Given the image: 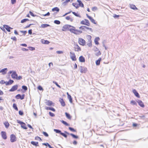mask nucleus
Returning a JSON list of instances; mask_svg holds the SVG:
<instances>
[{"label": "nucleus", "mask_w": 148, "mask_h": 148, "mask_svg": "<svg viewBox=\"0 0 148 148\" xmlns=\"http://www.w3.org/2000/svg\"><path fill=\"white\" fill-rule=\"evenodd\" d=\"M69 30L71 32L73 33L76 35L79 34L77 32V29H75V27L73 26L70 25V28L69 29Z\"/></svg>", "instance_id": "f257e3e1"}, {"label": "nucleus", "mask_w": 148, "mask_h": 148, "mask_svg": "<svg viewBox=\"0 0 148 148\" xmlns=\"http://www.w3.org/2000/svg\"><path fill=\"white\" fill-rule=\"evenodd\" d=\"M81 24L84 25L88 26H90V23L89 21L87 19H84V20H82L80 22Z\"/></svg>", "instance_id": "f03ea898"}, {"label": "nucleus", "mask_w": 148, "mask_h": 148, "mask_svg": "<svg viewBox=\"0 0 148 148\" xmlns=\"http://www.w3.org/2000/svg\"><path fill=\"white\" fill-rule=\"evenodd\" d=\"M70 57L72 60L76 61V60L74 52H70Z\"/></svg>", "instance_id": "7ed1b4c3"}, {"label": "nucleus", "mask_w": 148, "mask_h": 148, "mask_svg": "<svg viewBox=\"0 0 148 148\" xmlns=\"http://www.w3.org/2000/svg\"><path fill=\"white\" fill-rule=\"evenodd\" d=\"M78 42L80 45L83 46L84 45L86 44L85 40L81 38H79Z\"/></svg>", "instance_id": "20e7f679"}, {"label": "nucleus", "mask_w": 148, "mask_h": 148, "mask_svg": "<svg viewBox=\"0 0 148 148\" xmlns=\"http://www.w3.org/2000/svg\"><path fill=\"white\" fill-rule=\"evenodd\" d=\"M70 27V25H65L62 27V30L63 31H65L67 30H69V29Z\"/></svg>", "instance_id": "39448f33"}, {"label": "nucleus", "mask_w": 148, "mask_h": 148, "mask_svg": "<svg viewBox=\"0 0 148 148\" xmlns=\"http://www.w3.org/2000/svg\"><path fill=\"white\" fill-rule=\"evenodd\" d=\"M16 140V138L14 134H12L10 136V141L11 142H14Z\"/></svg>", "instance_id": "423d86ee"}, {"label": "nucleus", "mask_w": 148, "mask_h": 148, "mask_svg": "<svg viewBox=\"0 0 148 148\" xmlns=\"http://www.w3.org/2000/svg\"><path fill=\"white\" fill-rule=\"evenodd\" d=\"M17 75V74L16 73V71H14L13 73H12L11 75V76L13 79H16Z\"/></svg>", "instance_id": "0eeeda50"}, {"label": "nucleus", "mask_w": 148, "mask_h": 148, "mask_svg": "<svg viewBox=\"0 0 148 148\" xmlns=\"http://www.w3.org/2000/svg\"><path fill=\"white\" fill-rule=\"evenodd\" d=\"M18 88L17 85H15L13 86L11 89L9 90L10 92H13L17 89Z\"/></svg>", "instance_id": "6e6552de"}, {"label": "nucleus", "mask_w": 148, "mask_h": 148, "mask_svg": "<svg viewBox=\"0 0 148 148\" xmlns=\"http://www.w3.org/2000/svg\"><path fill=\"white\" fill-rule=\"evenodd\" d=\"M80 69L81 73H85L86 72L87 69L86 68L81 66Z\"/></svg>", "instance_id": "1a4fd4ad"}, {"label": "nucleus", "mask_w": 148, "mask_h": 148, "mask_svg": "<svg viewBox=\"0 0 148 148\" xmlns=\"http://www.w3.org/2000/svg\"><path fill=\"white\" fill-rule=\"evenodd\" d=\"M7 70L8 69L7 68L3 69L0 71V73H1L3 75H5L6 73Z\"/></svg>", "instance_id": "9d476101"}, {"label": "nucleus", "mask_w": 148, "mask_h": 148, "mask_svg": "<svg viewBox=\"0 0 148 148\" xmlns=\"http://www.w3.org/2000/svg\"><path fill=\"white\" fill-rule=\"evenodd\" d=\"M1 134L3 138L4 139H6L7 138V136L5 132L3 131L1 132Z\"/></svg>", "instance_id": "9b49d317"}, {"label": "nucleus", "mask_w": 148, "mask_h": 148, "mask_svg": "<svg viewBox=\"0 0 148 148\" xmlns=\"http://www.w3.org/2000/svg\"><path fill=\"white\" fill-rule=\"evenodd\" d=\"M130 8L134 10H137V8L136 7L135 5L132 4H130Z\"/></svg>", "instance_id": "f8f14e48"}, {"label": "nucleus", "mask_w": 148, "mask_h": 148, "mask_svg": "<svg viewBox=\"0 0 148 148\" xmlns=\"http://www.w3.org/2000/svg\"><path fill=\"white\" fill-rule=\"evenodd\" d=\"M4 27L6 29V30L8 32H10V29H12V28L10 27L8 25H4Z\"/></svg>", "instance_id": "ddd939ff"}, {"label": "nucleus", "mask_w": 148, "mask_h": 148, "mask_svg": "<svg viewBox=\"0 0 148 148\" xmlns=\"http://www.w3.org/2000/svg\"><path fill=\"white\" fill-rule=\"evenodd\" d=\"M133 92L134 94L137 97L139 98L140 96L138 92H137L135 89H134L133 90Z\"/></svg>", "instance_id": "4468645a"}, {"label": "nucleus", "mask_w": 148, "mask_h": 148, "mask_svg": "<svg viewBox=\"0 0 148 148\" xmlns=\"http://www.w3.org/2000/svg\"><path fill=\"white\" fill-rule=\"evenodd\" d=\"M70 1L69 0H63L62 1H63L62 3V4L63 5H65Z\"/></svg>", "instance_id": "2eb2a0df"}, {"label": "nucleus", "mask_w": 148, "mask_h": 148, "mask_svg": "<svg viewBox=\"0 0 148 148\" xmlns=\"http://www.w3.org/2000/svg\"><path fill=\"white\" fill-rule=\"evenodd\" d=\"M79 61L81 62H84L85 59L82 56H80L79 58Z\"/></svg>", "instance_id": "dca6fc26"}, {"label": "nucleus", "mask_w": 148, "mask_h": 148, "mask_svg": "<svg viewBox=\"0 0 148 148\" xmlns=\"http://www.w3.org/2000/svg\"><path fill=\"white\" fill-rule=\"evenodd\" d=\"M59 101L60 103L62 106H64L65 105V103L64 102V101L63 99H60L59 100Z\"/></svg>", "instance_id": "f3484780"}, {"label": "nucleus", "mask_w": 148, "mask_h": 148, "mask_svg": "<svg viewBox=\"0 0 148 148\" xmlns=\"http://www.w3.org/2000/svg\"><path fill=\"white\" fill-rule=\"evenodd\" d=\"M138 104L141 107H144V105L143 104V103L142 102V101L140 100H138Z\"/></svg>", "instance_id": "a211bd4d"}, {"label": "nucleus", "mask_w": 148, "mask_h": 148, "mask_svg": "<svg viewBox=\"0 0 148 148\" xmlns=\"http://www.w3.org/2000/svg\"><path fill=\"white\" fill-rule=\"evenodd\" d=\"M50 25L47 24H42L41 25V26L40 27H42V28H45L46 27H47L49 26Z\"/></svg>", "instance_id": "6ab92c4d"}, {"label": "nucleus", "mask_w": 148, "mask_h": 148, "mask_svg": "<svg viewBox=\"0 0 148 148\" xmlns=\"http://www.w3.org/2000/svg\"><path fill=\"white\" fill-rule=\"evenodd\" d=\"M77 1L78 3H79V6L83 7H84V4H83L82 3L81 1L80 0H77Z\"/></svg>", "instance_id": "aec40b11"}, {"label": "nucleus", "mask_w": 148, "mask_h": 148, "mask_svg": "<svg viewBox=\"0 0 148 148\" xmlns=\"http://www.w3.org/2000/svg\"><path fill=\"white\" fill-rule=\"evenodd\" d=\"M75 51H79L81 50L80 47L78 46V45H76L75 46Z\"/></svg>", "instance_id": "412c9836"}, {"label": "nucleus", "mask_w": 148, "mask_h": 148, "mask_svg": "<svg viewBox=\"0 0 148 148\" xmlns=\"http://www.w3.org/2000/svg\"><path fill=\"white\" fill-rule=\"evenodd\" d=\"M101 60V58H99V59L96 61V65H99L100 64V62Z\"/></svg>", "instance_id": "4be33fe9"}, {"label": "nucleus", "mask_w": 148, "mask_h": 148, "mask_svg": "<svg viewBox=\"0 0 148 148\" xmlns=\"http://www.w3.org/2000/svg\"><path fill=\"white\" fill-rule=\"evenodd\" d=\"M89 19L94 24H96V23H95V20L91 17H89Z\"/></svg>", "instance_id": "5701e85b"}, {"label": "nucleus", "mask_w": 148, "mask_h": 148, "mask_svg": "<svg viewBox=\"0 0 148 148\" xmlns=\"http://www.w3.org/2000/svg\"><path fill=\"white\" fill-rule=\"evenodd\" d=\"M31 144L32 145H35L36 146H38V142H35L34 141H32L31 142Z\"/></svg>", "instance_id": "b1692460"}, {"label": "nucleus", "mask_w": 148, "mask_h": 148, "mask_svg": "<svg viewBox=\"0 0 148 148\" xmlns=\"http://www.w3.org/2000/svg\"><path fill=\"white\" fill-rule=\"evenodd\" d=\"M21 127L24 129H27V128L26 127V124L24 123L21 124Z\"/></svg>", "instance_id": "393cba45"}, {"label": "nucleus", "mask_w": 148, "mask_h": 148, "mask_svg": "<svg viewBox=\"0 0 148 148\" xmlns=\"http://www.w3.org/2000/svg\"><path fill=\"white\" fill-rule=\"evenodd\" d=\"M65 114L66 117L68 119H71V117L69 114L67 112H65Z\"/></svg>", "instance_id": "a878e982"}, {"label": "nucleus", "mask_w": 148, "mask_h": 148, "mask_svg": "<svg viewBox=\"0 0 148 148\" xmlns=\"http://www.w3.org/2000/svg\"><path fill=\"white\" fill-rule=\"evenodd\" d=\"M99 40V37L96 38L95 39V42L96 44L98 45L99 44V42H98V41Z\"/></svg>", "instance_id": "bb28decb"}, {"label": "nucleus", "mask_w": 148, "mask_h": 148, "mask_svg": "<svg viewBox=\"0 0 148 148\" xmlns=\"http://www.w3.org/2000/svg\"><path fill=\"white\" fill-rule=\"evenodd\" d=\"M96 49H97V51L96 53V55L98 56L101 54V53L100 51H99L98 49L96 47Z\"/></svg>", "instance_id": "cd10ccee"}, {"label": "nucleus", "mask_w": 148, "mask_h": 148, "mask_svg": "<svg viewBox=\"0 0 148 148\" xmlns=\"http://www.w3.org/2000/svg\"><path fill=\"white\" fill-rule=\"evenodd\" d=\"M52 103H53L52 101H48L46 102V105L49 106H51L52 105Z\"/></svg>", "instance_id": "c85d7f7f"}, {"label": "nucleus", "mask_w": 148, "mask_h": 148, "mask_svg": "<svg viewBox=\"0 0 148 148\" xmlns=\"http://www.w3.org/2000/svg\"><path fill=\"white\" fill-rule=\"evenodd\" d=\"M14 82V81L11 79L8 82L6 83V85H8L12 84Z\"/></svg>", "instance_id": "c756f323"}, {"label": "nucleus", "mask_w": 148, "mask_h": 148, "mask_svg": "<svg viewBox=\"0 0 148 148\" xmlns=\"http://www.w3.org/2000/svg\"><path fill=\"white\" fill-rule=\"evenodd\" d=\"M86 38L88 40V42L92 41L91 36L90 35H88L86 36Z\"/></svg>", "instance_id": "7c9ffc66"}, {"label": "nucleus", "mask_w": 148, "mask_h": 148, "mask_svg": "<svg viewBox=\"0 0 148 148\" xmlns=\"http://www.w3.org/2000/svg\"><path fill=\"white\" fill-rule=\"evenodd\" d=\"M46 109L47 110H51L53 112H55V110L52 107H47L46 108Z\"/></svg>", "instance_id": "2f4dec72"}, {"label": "nucleus", "mask_w": 148, "mask_h": 148, "mask_svg": "<svg viewBox=\"0 0 148 148\" xmlns=\"http://www.w3.org/2000/svg\"><path fill=\"white\" fill-rule=\"evenodd\" d=\"M42 144L46 146H48L49 148H53V147H51L48 143H42Z\"/></svg>", "instance_id": "473e14b6"}, {"label": "nucleus", "mask_w": 148, "mask_h": 148, "mask_svg": "<svg viewBox=\"0 0 148 148\" xmlns=\"http://www.w3.org/2000/svg\"><path fill=\"white\" fill-rule=\"evenodd\" d=\"M73 5L76 8H77L79 7L78 4L76 3H72Z\"/></svg>", "instance_id": "72a5a7b5"}, {"label": "nucleus", "mask_w": 148, "mask_h": 148, "mask_svg": "<svg viewBox=\"0 0 148 148\" xmlns=\"http://www.w3.org/2000/svg\"><path fill=\"white\" fill-rule=\"evenodd\" d=\"M52 11L53 12L56 11L58 12L59 11V9L58 7H55L52 9Z\"/></svg>", "instance_id": "f704fd0d"}, {"label": "nucleus", "mask_w": 148, "mask_h": 148, "mask_svg": "<svg viewBox=\"0 0 148 148\" xmlns=\"http://www.w3.org/2000/svg\"><path fill=\"white\" fill-rule=\"evenodd\" d=\"M60 121L63 124L65 125L66 126H69V125L65 121H63V120H60Z\"/></svg>", "instance_id": "c9c22d12"}, {"label": "nucleus", "mask_w": 148, "mask_h": 148, "mask_svg": "<svg viewBox=\"0 0 148 148\" xmlns=\"http://www.w3.org/2000/svg\"><path fill=\"white\" fill-rule=\"evenodd\" d=\"M4 124L6 128H8L9 126V124L8 122H5L4 123Z\"/></svg>", "instance_id": "e433bc0d"}, {"label": "nucleus", "mask_w": 148, "mask_h": 148, "mask_svg": "<svg viewBox=\"0 0 148 148\" xmlns=\"http://www.w3.org/2000/svg\"><path fill=\"white\" fill-rule=\"evenodd\" d=\"M29 21V19L27 18H25L22 20L21 21V23H23L26 21Z\"/></svg>", "instance_id": "4c0bfd02"}, {"label": "nucleus", "mask_w": 148, "mask_h": 148, "mask_svg": "<svg viewBox=\"0 0 148 148\" xmlns=\"http://www.w3.org/2000/svg\"><path fill=\"white\" fill-rule=\"evenodd\" d=\"M68 98L69 99V101L71 103L72 102V99L70 95L68 96Z\"/></svg>", "instance_id": "58836bf2"}, {"label": "nucleus", "mask_w": 148, "mask_h": 148, "mask_svg": "<svg viewBox=\"0 0 148 148\" xmlns=\"http://www.w3.org/2000/svg\"><path fill=\"white\" fill-rule=\"evenodd\" d=\"M13 107L16 110H18V109L15 103H14L13 106Z\"/></svg>", "instance_id": "ea45409f"}, {"label": "nucleus", "mask_w": 148, "mask_h": 148, "mask_svg": "<svg viewBox=\"0 0 148 148\" xmlns=\"http://www.w3.org/2000/svg\"><path fill=\"white\" fill-rule=\"evenodd\" d=\"M54 131L56 132V133H60L61 134V133H62L61 131L57 129H54Z\"/></svg>", "instance_id": "a19ab883"}, {"label": "nucleus", "mask_w": 148, "mask_h": 148, "mask_svg": "<svg viewBox=\"0 0 148 148\" xmlns=\"http://www.w3.org/2000/svg\"><path fill=\"white\" fill-rule=\"evenodd\" d=\"M71 136H72L74 138H78V136L75 135L73 134H70Z\"/></svg>", "instance_id": "79ce46f5"}, {"label": "nucleus", "mask_w": 148, "mask_h": 148, "mask_svg": "<svg viewBox=\"0 0 148 148\" xmlns=\"http://www.w3.org/2000/svg\"><path fill=\"white\" fill-rule=\"evenodd\" d=\"M54 22L55 24L58 25L60 24V21L58 20H55Z\"/></svg>", "instance_id": "37998d69"}, {"label": "nucleus", "mask_w": 148, "mask_h": 148, "mask_svg": "<svg viewBox=\"0 0 148 148\" xmlns=\"http://www.w3.org/2000/svg\"><path fill=\"white\" fill-rule=\"evenodd\" d=\"M98 10V8L96 7H94L92 8V10L93 11L97 10Z\"/></svg>", "instance_id": "c03bdc74"}, {"label": "nucleus", "mask_w": 148, "mask_h": 148, "mask_svg": "<svg viewBox=\"0 0 148 148\" xmlns=\"http://www.w3.org/2000/svg\"><path fill=\"white\" fill-rule=\"evenodd\" d=\"M35 139L36 140H38L39 139L40 140L42 141V139L41 138H40V137L38 136H36L35 137Z\"/></svg>", "instance_id": "a18cd8bd"}, {"label": "nucleus", "mask_w": 148, "mask_h": 148, "mask_svg": "<svg viewBox=\"0 0 148 148\" xmlns=\"http://www.w3.org/2000/svg\"><path fill=\"white\" fill-rule=\"evenodd\" d=\"M69 129L70 130H71V131H72V132H75V130L74 129H73V128H72L71 127H69Z\"/></svg>", "instance_id": "49530a36"}, {"label": "nucleus", "mask_w": 148, "mask_h": 148, "mask_svg": "<svg viewBox=\"0 0 148 148\" xmlns=\"http://www.w3.org/2000/svg\"><path fill=\"white\" fill-rule=\"evenodd\" d=\"M53 83L55 84L58 87H59V88H60V86L59 85L57 82H56L55 81H53Z\"/></svg>", "instance_id": "de8ad7c7"}, {"label": "nucleus", "mask_w": 148, "mask_h": 148, "mask_svg": "<svg viewBox=\"0 0 148 148\" xmlns=\"http://www.w3.org/2000/svg\"><path fill=\"white\" fill-rule=\"evenodd\" d=\"M56 53L58 54H61L63 53V52L61 51H57Z\"/></svg>", "instance_id": "09e8293b"}, {"label": "nucleus", "mask_w": 148, "mask_h": 148, "mask_svg": "<svg viewBox=\"0 0 148 148\" xmlns=\"http://www.w3.org/2000/svg\"><path fill=\"white\" fill-rule=\"evenodd\" d=\"M72 13L76 16L79 17H80V16L79 14H77L75 12H72Z\"/></svg>", "instance_id": "8fccbe9b"}, {"label": "nucleus", "mask_w": 148, "mask_h": 148, "mask_svg": "<svg viewBox=\"0 0 148 148\" xmlns=\"http://www.w3.org/2000/svg\"><path fill=\"white\" fill-rule=\"evenodd\" d=\"M22 88L25 90H26L27 89V87L25 86H22Z\"/></svg>", "instance_id": "3c124183"}, {"label": "nucleus", "mask_w": 148, "mask_h": 148, "mask_svg": "<svg viewBox=\"0 0 148 148\" xmlns=\"http://www.w3.org/2000/svg\"><path fill=\"white\" fill-rule=\"evenodd\" d=\"M131 103L133 105H136V102L134 101H131Z\"/></svg>", "instance_id": "603ef678"}, {"label": "nucleus", "mask_w": 148, "mask_h": 148, "mask_svg": "<svg viewBox=\"0 0 148 148\" xmlns=\"http://www.w3.org/2000/svg\"><path fill=\"white\" fill-rule=\"evenodd\" d=\"M20 97H21V95L19 94H18L16 96V98L17 99H20Z\"/></svg>", "instance_id": "864d4df0"}, {"label": "nucleus", "mask_w": 148, "mask_h": 148, "mask_svg": "<svg viewBox=\"0 0 148 148\" xmlns=\"http://www.w3.org/2000/svg\"><path fill=\"white\" fill-rule=\"evenodd\" d=\"M22 78V77L21 76H19L18 77L17 76V77L16 78V79L17 80H20Z\"/></svg>", "instance_id": "5fc2aeb1"}, {"label": "nucleus", "mask_w": 148, "mask_h": 148, "mask_svg": "<svg viewBox=\"0 0 148 148\" xmlns=\"http://www.w3.org/2000/svg\"><path fill=\"white\" fill-rule=\"evenodd\" d=\"M91 42L92 41H90V42H88V43L87 44V45L89 47H90L92 46V42Z\"/></svg>", "instance_id": "6e6d98bb"}, {"label": "nucleus", "mask_w": 148, "mask_h": 148, "mask_svg": "<svg viewBox=\"0 0 148 148\" xmlns=\"http://www.w3.org/2000/svg\"><path fill=\"white\" fill-rule=\"evenodd\" d=\"M43 134L45 136L48 137L49 136V135L47 133L45 132H43Z\"/></svg>", "instance_id": "4d7b16f0"}, {"label": "nucleus", "mask_w": 148, "mask_h": 148, "mask_svg": "<svg viewBox=\"0 0 148 148\" xmlns=\"http://www.w3.org/2000/svg\"><path fill=\"white\" fill-rule=\"evenodd\" d=\"M49 114L51 116H55L54 114L51 112H49Z\"/></svg>", "instance_id": "13d9d810"}, {"label": "nucleus", "mask_w": 148, "mask_h": 148, "mask_svg": "<svg viewBox=\"0 0 148 148\" xmlns=\"http://www.w3.org/2000/svg\"><path fill=\"white\" fill-rule=\"evenodd\" d=\"M29 50L31 51H33L35 50V48L33 47H29Z\"/></svg>", "instance_id": "bf43d9fd"}, {"label": "nucleus", "mask_w": 148, "mask_h": 148, "mask_svg": "<svg viewBox=\"0 0 148 148\" xmlns=\"http://www.w3.org/2000/svg\"><path fill=\"white\" fill-rule=\"evenodd\" d=\"M61 135L64 136V137L66 138L67 137V136L64 133H61Z\"/></svg>", "instance_id": "052dcab7"}, {"label": "nucleus", "mask_w": 148, "mask_h": 148, "mask_svg": "<svg viewBox=\"0 0 148 148\" xmlns=\"http://www.w3.org/2000/svg\"><path fill=\"white\" fill-rule=\"evenodd\" d=\"M29 14L32 16L33 17H35L36 16V15L34 14L31 11H29Z\"/></svg>", "instance_id": "680f3d73"}, {"label": "nucleus", "mask_w": 148, "mask_h": 148, "mask_svg": "<svg viewBox=\"0 0 148 148\" xmlns=\"http://www.w3.org/2000/svg\"><path fill=\"white\" fill-rule=\"evenodd\" d=\"M85 26H82L79 27V29H81L82 30H84L85 29Z\"/></svg>", "instance_id": "e2e57ef3"}, {"label": "nucleus", "mask_w": 148, "mask_h": 148, "mask_svg": "<svg viewBox=\"0 0 148 148\" xmlns=\"http://www.w3.org/2000/svg\"><path fill=\"white\" fill-rule=\"evenodd\" d=\"M38 89L39 90H43V88L40 86H38Z\"/></svg>", "instance_id": "0e129e2a"}, {"label": "nucleus", "mask_w": 148, "mask_h": 148, "mask_svg": "<svg viewBox=\"0 0 148 148\" xmlns=\"http://www.w3.org/2000/svg\"><path fill=\"white\" fill-rule=\"evenodd\" d=\"M119 15H117L116 14H114L113 16V17L114 18H118L119 17Z\"/></svg>", "instance_id": "69168bd1"}, {"label": "nucleus", "mask_w": 148, "mask_h": 148, "mask_svg": "<svg viewBox=\"0 0 148 148\" xmlns=\"http://www.w3.org/2000/svg\"><path fill=\"white\" fill-rule=\"evenodd\" d=\"M16 2V0H11V2L12 4H14Z\"/></svg>", "instance_id": "338daca9"}, {"label": "nucleus", "mask_w": 148, "mask_h": 148, "mask_svg": "<svg viewBox=\"0 0 148 148\" xmlns=\"http://www.w3.org/2000/svg\"><path fill=\"white\" fill-rule=\"evenodd\" d=\"M49 41H48V40H44V42L43 43L44 44H49Z\"/></svg>", "instance_id": "774afa93"}]
</instances>
